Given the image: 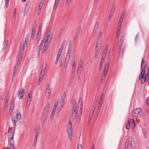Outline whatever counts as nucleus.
Listing matches in <instances>:
<instances>
[{
	"instance_id": "1",
	"label": "nucleus",
	"mask_w": 149,
	"mask_h": 149,
	"mask_svg": "<svg viewBox=\"0 0 149 149\" xmlns=\"http://www.w3.org/2000/svg\"><path fill=\"white\" fill-rule=\"evenodd\" d=\"M67 132L69 140L71 141L73 131L72 123L70 121L69 122L67 125Z\"/></svg>"
},
{
	"instance_id": "2",
	"label": "nucleus",
	"mask_w": 149,
	"mask_h": 149,
	"mask_svg": "<svg viewBox=\"0 0 149 149\" xmlns=\"http://www.w3.org/2000/svg\"><path fill=\"white\" fill-rule=\"evenodd\" d=\"M77 107L76 105V101L75 99H73V106H72V120H75L76 116L77 113Z\"/></svg>"
},
{
	"instance_id": "3",
	"label": "nucleus",
	"mask_w": 149,
	"mask_h": 149,
	"mask_svg": "<svg viewBox=\"0 0 149 149\" xmlns=\"http://www.w3.org/2000/svg\"><path fill=\"white\" fill-rule=\"evenodd\" d=\"M12 123L14 126V128L12 129L11 130V132L10 133V136H11L10 138V140H12L13 139L14 136V132L15 131V126L16 125V122L18 120H17V118H16V117H13L12 116Z\"/></svg>"
},
{
	"instance_id": "4",
	"label": "nucleus",
	"mask_w": 149,
	"mask_h": 149,
	"mask_svg": "<svg viewBox=\"0 0 149 149\" xmlns=\"http://www.w3.org/2000/svg\"><path fill=\"white\" fill-rule=\"evenodd\" d=\"M50 106V103L49 102H47L45 108L43 110L42 117L44 119H46L48 116Z\"/></svg>"
},
{
	"instance_id": "5",
	"label": "nucleus",
	"mask_w": 149,
	"mask_h": 149,
	"mask_svg": "<svg viewBox=\"0 0 149 149\" xmlns=\"http://www.w3.org/2000/svg\"><path fill=\"white\" fill-rule=\"evenodd\" d=\"M145 69H143L140 73L139 77V79L141 80V84L142 85L144 84L146 79V74L145 73Z\"/></svg>"
},
{
	"instance_id": "6",
	"label": "nucleus",
	"mask_w": 149,
	"mask_h": 149,
	"mask_svg": "<svg viewBox=\"0 0 149 149\" xmlns=\"http://www.w3.org/2000/svg\"><path fill=\"white\" fill-rule=\"evenodd\" d=\"M101 45L100 42L97 43L95 52V57L96 59H97L98 58Z\"/></svg>"
},
{
	"instance_id": "7",
	"label": "nucleus",
	"mask_w": 149,
	"mask_h": 149,
	"mask_svg": "<svg viewBox=\"0 0 149 149\" xmlns=\"http://www.w3.org/2000/svg\"><path fill=\"white\" fill-rule=\"evenodd\" d=\"M141 110V109L140 108H138L134 110L132 112L133 117L135 119H136Z\"/></svg>"
},
{
	"instance_id": "8",
	"label": "nucleus",
	"mask_w": 149,
	"mask_h": 149,
	"mask_svg": "<svg viewBox=\"0 0 149 149\" xmlns=\"http://www.w3.org/2000/svg\"><path fill=\"white\" fill-rule=\"evenodd\" d=\"M42 23H40L39 26L38 33L37 35L36 38V40L38 41H39L40 39V37L41 35V32L42 30Z\"/></svg>"
},
{
	"instance_id": "9",
	"label": "nucleus",
	"mask_w": 149,
	"mask_h": 149,
	"mask_svg": "<svg viewBox=\"0 0 149 149\" xmlns=\"http://www.w3.org/2000/svg\"><path fill=\"white\" fill-rule=\"evenodd\" d=\"M53 35L52 33H50L48 34V36L47 37V39L44 43L45 44H47L49 45L51 41Z\"/></svg>"
},
{
	"instance_id": "10",
	"label": "nucleus",
	"mask_w": 149,
	"mask_h": 149,
	"mask_svg": "<svg viewBox=\"0 0 149 149\" xmlns=\"http://www.w3.org/2000/svg\"><path fill=\"white\" fill-rule=\"evenodd\" d=\"M83 101L82 97H80L79 98V100L78 103V108L80 109V110L79 111L80 112L81 114L82 113V108Z\"/></svg>"
},
{
	"instance_id": "11",
	"label": "nucleus",
	"mask_w": 149,
	"mask_h": 149,
	"mask_svg": "<svg viewBox=\"0 0 149 149\" xmlns=\"http://www.w3.org/2000/svg\"><path fill=\"white\" fill-rule=\"evenodd\" d=\"M58 102H57V101L55 103V106L53 109L51 117V118L52 120H53V119L54 116V115L56 111V109L58 105Z\"/></svg>"
},
{
	"instance_id": "12",
	"label": "nucleus",
	"mask_w": 149,
	"mask_h": 149,
	"mask_svg": "<svg viewBox=\"0 0 149 149\" xmlns=\"http://www.w3.org/2000/svg\"><path fill=\"white\" fill-rule=\"evenodd\" d=\"M24 88L20 89L18 91V96L19 98L21 99L24 94Z\"/></svg>"
},
{
	"instance_id": "13",
	"label": "nucleus",
	"mask_w": 149,
	"mask_h": 149,
	"mask_svg": "<svg viewBox=\"0 0 149 149\" xmlns=\"http://www.w3.org/2000/svg\"><path fill=\"white\" fill-rule=\"evenodd\" d=\"M22 57H18L17 62L16 65L14 67L13 70L17 71L18 68L19 66L20 65L22 59Z\"/></svg>"
},
{
	"instance_id": "14",
	"label": "nucleus",
	"mask_w": 149,
	"mask_h": 149,
	"mask_svg": "<svg viewBox=\"0 0 149 149\" xmlns=\"http://www.w3.org/2000/svg\"><path fill=\"white\" fill-rule=\"evenodd\" d=\"M129 143H130V145L133 146L135 144V142L134 139L132 137H129L128 139Z\"/></svg>"
},
{
	"instance_id": "15",
	"label": "nucleus",
	"mask_w": 149,
	"mask_h": 149,
	"mask_svg": "<svg viewBox=\"0 0 149 149\" xmlns=\"http://www.w3.org/2000/svg\"><path fill=\"white\" fill-rule=\"evenodd\" d=\"M21 45L22 44H21L19 51V54L18 56V57H22L23 55V52L24 51V47H22Z\"/></svg>"
},
{
	"instance_id": "16",
	"label": "nucleus",
	"mask_w": 149,
	"mask_h": 149,
	"mask_svg": "<svg viewBox=\"0 0 149 149\" xmlns=\"http://www.w3.org/2000/svg\"><path fill=\"white\" fill-rule=\"evenodd\" d=\"M11 104L10 106V110H11L12 111V112L13 111V110L14 109V99L13 98L11 100Z\"/></svg>"
},
{
	"instance_id": "17",
	"label": "nucleus",
	"mask_w": 149,
	"mask_h": 149,
	"mask_svg": "<svg viewBox=\"0 0 149 149\" xmlns=\"http://www.w3.org/2000/svg\"><path fill=\"white\" fill-rule=\"evenodd\" d=\"M99 26V23L98 22L96 23L95 26L94 27L93 32L94 33H96L98 31Z\"/></svg>"
},
{
	"instance_id": "18",
	"label": "nucleus",
	"mask_w": 149,
	"mask_h": 149,
	"mask_svg": "<svg viewBox=\"0 0 149 149\" xmlns=\"http://www.w3.org/2000/svg\"><path fill=\"white\" fill-rule=\"evenodd\" d=\"M130 121L131 128H134L135 127V124L134 119H131Z\"/></svg>"
},
{
	"instance_id": "19",
	"label": "nucleus",
	"mask_w": 149,
	"mask_h": 149,
	"mask_svg": "<svg viewBox=\"0 0 149 149\" xmlns=\"http://www.w3.org/2000/svg\"><path fill=\"white\" fill-rule=\"evenodd\" d=\"M102 37V32L101 31H100L98 36V38L97 40V43H99L100 42L101 44H102L101 38Z\"/></svg>"
},
{
	"instance_id": "20",
	"label": "nucleus",
	"mask_w": 149,
	"mask_h": 149,
	"mask_svg": "<svg viewBox=\"0 0 149 149\" xmlns=\"http://www.w3.org/2000/svg\"><path fill=\"white\" fill-rule=\"evenodd\" d=\"M49 46V45H47V44H44L42 51V54H44L45 52Z\"/></svg>"
},
{
	"instance_id": "21",
	"label": "nucleus",
	"mask_w": 149,
	"mask_h": 149,
	"mask_svg": "<svg viewBox=\"0 0 149 149\" xmlns=\"http://www.w3.org/2000/svg\"><path fill=\"white\" fill-rule=\"evenodd\" d=\"M70 58L65 57V60L64 67L66 68L68 66Z\"/></svg>"
},
{
	"instance_id": "22",
	"label": "nucleus",
	"mask_w": 149,
	"mask_h": 149,
	"mask_svg": "<svg viewBox=\"0 0 149 149\" xmlns=\"http://www.w3.org/2000/svg\"><path fill=\"white\" fill-rule=\"evenodd\" d=\"M81 31V26H79L78 27V28L77 29V31H76V34L75 35V36L77 38L78 37H79V35Z\"/></svg>"
},
{
	"instance_id": "23",
	"label": "nucleus",
	"mask_w": 149,
	"mask_h": 149,
	"mask_svg": "<svg viewBox=\"0 0 149 149\" xmlns=\"http://www.w3.org/2000/svg\"><path fill=\"white\" fill-rule=\"evenodd\" d=\"M113 13H114V9L112 10L111 11L110 13H109V18H108V21L109 22H110L111 21V18L113 15Z\"/></svg>"
},
{
	"instance_id": "24",
	"label": "nucleus",
	"mask_w": 149,
	"mask_h": 149,
	"mask_svg": "<svg viewBox=\"0 0 149 149\" xmlns=\"http://www.w3.org/2000/svg\"><path fill=\"white\" fill-rule=\"evenodd\" d=\"M94 110H95V108L94 107L93 109V110L92 113L91 114H90L89 115V119H88V123H90L91 122V121L92 119V118L93 116V114L94 112Z\"/></svg>"
},
{
	"instance_id": "25",
	"label": "nucleus",
	"mask_w": 149,
	"mask_h": 149,
	"mask_svg": "<svg viewBox=\"0 0 149 149\" xmlns=\"http://www.w3.org/2000/svg\"><path fill=\"white\" fill-rule=\"evenodd\" d=\"M108 45H107L105 47V49H104L103 53L102 54L103 55H106L108 51Z\"/></svg>"
},
{
	"instance_id": "26",
	"label": "nucleus",
	"mask_w": 149,
	"mask_h": 149,
	"mask_svg": "<svg viewBox=\"0 0 149 149\" xmlns=\"http://www.w3.org/2000/svg\"><path fill=\"white\" fill-rule=\"evenodd\" d=\"M29 8V7L28 6H26L23 12V15L24 16H25L26 15V14L28 11Z\"/></svg>"
},
{
	"instance_id": "27",
	"label": "nucleus",
	"mask_w": 149,
	"mask_h": 149,
	"mask_svg": "<svg viewBox=\"0 0 149 149\" xmlns=\"http://www.w3.org/2000/svg\"><path fill=\"white\" fill-rule=\"evenodd\" d=\"M124 36H121V38L119 41L118 45H121V46L124 41Z\"/></svg>"
},
{
	"instance_id": "28",
	"label": "nucleus",
	"mask_w": 149,
	"mask_h": 149,
	"mask_svg": "<svg viewBox=\"0 0 149 149\" xmlns=\"http://www.w3.org/2000/svg\"><path fill=\"white\" fill-rule=\"evenodd\" d=\"M71 49H69L68 48V53L66 55V57L70 58V53L71 51Z\"/></svg>"
},
{
	"instance_id": "29",
	"label": "nucleus",
	"mask_w": 149,
	"mask_h": 149,
	"mask_svg": "<svg viewBox=\"0 0 149 149\" xmlns=\"http://www.w3.org/2000/svg\"><path fill=\"white\" fill-rule=\"evenodd\" d=\"M51 93V91L50 90H46V96L47 97H48L49 98L50 96V94Z\"/></svg>"
},
{
	"instance_id": "30",
	"label": "nucleus",
	"mask_w": 149,
	"mask_h": 149,
	"mask_svg": "<svg viewBox=\"0 0 149 149\" xmlns=\"http://www.w3.org/2000/svg\"><path fill=\"white\" fill-rule=\"evenodd\" d=\"M46 69V66H45L44 68L43 67L42 68L40 72V74H43V75H45V73Z\"/></svg>"
},
{
	"instance_id": "31",
	"label": "nucleus",
	"mask_w": 149,
	"mask_h": 149,
	"mask_svg": "<svg viewBox=\"0 0 149 149\" xmlns=\"http://www.w3.org/2000/svg\"><path fill=\"white\" fill-rule=\"evenodd\" d=\"M13 139L12 140H10L11 141L13 140V142L11 143L10 142V149H15V148L13 145V144L14 143V141Z\"/></svg>"
},
{
	"instance_id": "32",
	"label": "nucleus",
	"mask_w": 149,
	"mask_h": 149,
	"mask_svg": "<svg viewBox=\"0 0 149 149\" xmlns=\"http://www.w3.org/2000/svg\"><path fill=\"white\" fill-rule=\"evenodd\" d=\"M109 64H110L109 62H108L107 63L106 65L105 66L104 70L108 71V68H109Z\"/></svg>"
},
{
	"instance_id": "33",
	"label": "nucleus",
	"mask_w": 149,
	"mask_h": 149,
	"mask_svg": "<svg viewBox=\"0 0 149 149\" xmlns=\"http://www.w3.org/2000/svg\"><path fill=\"white\" fill-rule=\"evenodd\" d=\"M8 98H6L5 99V104L4 107V109L5 110L6 109L8 105Z\"/></svg>"
},
{
	"instance_id": "34",
	"label": "nucleus",
	"mask_w": 149,
	"mask_h": 149,
	"mask_svg": "<svg viewBox=\"0 0 149 149\" xmlns=\"http://www.w3.org/2000/svg\"><path fill=\"white\" fill-rule=\"evenodd\" d=\"M125 127L126 128L127 130L129 129L130 127H131L130 121V120L129 121L128 123L126 125Z\"/></svg>"
},
{
	"instance_id": "35",
	"label": "nucleus",
	"mask_w": 149,
	"mask_h": 149,
	"mask_svg": "<svg viewBox=\"0 0 149 149\" xmlns=\"http://www.w3.org/2000/svg\"><path fill=\"white\" fill-rule=\"evenodd\" d=\"M44 42V40H42L41 41V42L39 45V47L38 48V51L40 52L42 48V45L43 43Z\"/></svg>"
},
{
	"instance_id": "36",
	"label": "nucleus",
	"mask_w": 149,
	"mask_h": 149,
	"mask_svg": "<svg viewBox=\"0 0 149 149\" xmlns=\"http://www.w3.org/2000/svg\"><path fill=\"white\" fill-rule=\"evenodd\" d=\"M59 0H55V3L54 4V9L57 6L58 3H59Z\"/></svg>"
},
{
	"instance_id": "37",
	"label": "nucleus",
	"mask_w": 149,
	"mask_h": 149,
	"mask_svg": "<svg viewBox=\"0 0 149 149\" xmlns=\"http://www.w3.org/2000/svg\"><path fill=\"white\" fill-rule=\"evenodd\" d=\"M16 71L14 70H13V75L12 80H11V82L12 83L13 82L14 79L15 77V75L16 74Z\"/></svg>"
},
{
	"instance_id": "38",
	"label": "nucleus",
	"mask_w": 149,
	"mask_h": 149,
	"mask_svg": "<svg viewBox=\"0 0 149 149\" xmlns=\"http://www.w3.org/2000/svg\"><path fill=\"white\" fill-rule=\"evenodd\" d=\"M31 98L30 97L29 98V97H27V105L28 106V104H29L31 102Z\"/></svg>"
},
{
	"instance_id": "39",
	"label": "nucleus",
	"mask_w": 149,
	"mask_h": 149,
	"mask_svg": "<svg viewBox=\"0 0 149 149\" xmlns=\"http://www.w3.org/2000/svg\"><path fill=\"white\" fill-rule=\"evenodd\" d=\"M139 38V33H138L136 36L135 37V41L136 42H137Z\"/></svg>"
},
{
	"instance_id": "40",
	"label": "nucleus",
	"mask_w": 149,
	"mask_h": 149,
	"mask_svg": "<svg viewBox=\"0 0 149 149\" xmlns=\"http://www.w3.org/2000/svg\"><path fill=\"white\" fill-rule=\"evenodd\" d=\"M76 69V67L75 65V62H74L73 63L72 65V70L73 71H75Z\"/></svg>"
},
{
	"instance_id": "41",
	"label": "nucleus",
	"mask_w": 149,
	"mask_h": 149,
	"mask_svg": "<svg viewBox=\"0 0 149 149\" xmlns=\"http://www.w3.org/2000/svg\"><path fill=\"white\" fill-rule=\"evenodd\" d=\"M8 43V40H7L5 42V44L3 46V49H5L6 48Z\"/></svg>"
},
{
	"instance_id": "42",
	"label": "nucleus",
	"mask_w": 149,
	"mask_h": 149,
	"mask_svg": "<svg viewBox=\"0 0 149 149\" xmlns=\"http://www.w3.org/2000/svg\"><path fill=\"white\" fill-rule=\"evenodd\" d=\"M63 105L62 104H61V105H60L58 108V109H57V111H57L56 112V113H57V114H58V113H59V111H60V110H61L62 107Z\"/></svg>"
},
{
	"instance_id": "43",
	"label": "nucleus",
	"mask_w": 149,
	"mask_h": 149,
	"mask_svg": "<svg viewBox=\"0 0 149 149\" xmlns=\"http://www.w3.org/2000/svg\"><path fill=\"white\" fill-rule=\"evenodd\" d=\"M82 67H78V71H79L78 75L79 74V73H80V74H81V72L82 70Z\"/></svg>"
},
{
	"instance_id": "44",
	"label": "nucleus",
	"mask_w": 149,
	"mask_h": 149,
	"mask_svg": "<svg viewBox=\"0 0 149 149\" xmlns=\"http://www.w3.org/2000/svg\"><path fill=\"white\" fill-rule=\"evenodd\" d=\"M125 15V13H124L122 14V15L121 16V17L120 19V20H119L120 21H121V22H122V21L123 20L124 17Z\"/></svg>"
},
{
	"instance_id": "45",
	"label": "nucleus",
	"mask_w": 149,
	"mask_h": 149,
	"mask_svg": "<svg viewBox=\"0 0 149 149\" xmlns=\"http://www.w3.org/2000/svg\"><path fill=\"white\" fill-rule=\"evenodd\" d=\"M21 114L20 113H19L16 115V118H17V120H19L21 118Z\"/></svg>"
},
{
	"instance_id": "46",
	"label": "nucleus",
	"mask_w": 149,
	"mask_h": 149,
	"mask_svg": "<svg viewBox=\"0 0 149 149\" xmlns=\"http://www.w3.org/2000/svg\"><path fill=\"white\" fill-rule=\"evenodd\" d=\"M83 64V61L82 60H81L80 62H79V64L78 67H82Z\"/></svg>"
},
{
	"instance_id": "47",
	"label": "nucleus",
	"mask_w": 149,
	"mask_h": 149,
	"mask_svg": "<svg viewBox=\"0 0 149 149\" xmlns=\"http://www.w3.org/2000/svg\"><path fill=\"white\" fill-rule=\"evenodd\" d=\"M44 0H41L39 4V7H42V5L44 3Z\"/></svg>"
},
{
	"instance_id": "48",
	"label": "nucleus",
	"mask_w": 149,
	"mask_h": 149,
	"mask_svg": "<svg viewBox=\"0 0 149 149\" xmlns=\"http://www.w3.org/2000/svg\"><path fill=\"white\" fill-rule=\"evenodd\" d=\"M9 0H5V6L6 8H7L8 5Z\"/></svg>"
},
{
	"instance_id": "49",
	"label": "nucleus",
	"mask_w": 149,
	"mask_h": 149,
	"mask_svg": "<svg viewBox=\"0 0 149 149\" xmlns=\"http://www.w3.org/2000/svg\"><path fill=\"white\" fill-rule=\"evenodd\" d=\"M81 118L79 116H77L76 118V121L77 123H79L80 121Z\"/></svg>"
},
{
	"instance_id": "50",
	"label": "nucleus",
	"mask_w": 149,
	"mask_h": 149,
	"mask_svg": "<svg viewBox=\"0 0 149 149\" xmlns=\"http://www.w3.org/2000/svg\"><path fill=\"white\" fill-rule=\"evenodd\" d=\"M104 62H103L102 61H101L100 63V65L99 68L100 70H101L102 69Z\"/></svg>"
},
{
	"instance_id": "51",
	"label": "nucleus",
	"mask_w": 149,
	"mask_h": 149,
	"mask_svg": "<svg viewBox=\"0 0 149 149\" xmlns=\"http://www.w3.org/2000/svg\"><path fill=\"white\" fill-rule=\"evenodd\" d=\"M28 41H27L25 40V42L22 44L23 47H26L28 43Z\"/></svg>"
},
{
	"instance_id": "52",
	"label": "nucleus",
	"mask_w": 149,
	"mask_h": 149,
	"mask_svg": "<svg viewBox=\"0 0 149 149\" xmlns=\"http://www.w3.org/2000/svg\"><path fill=\"white\" fill-rule=\"evenodd\" d=\"M128 144L127 142H126L125 143L124 148L122 149H128Z\"/></svg>"
},
{
	"instance_id": "53",
	"label": "nucleus",
	"mask_w": 149,
	"mask_h": 149,
	"mask_svg": "<svg viewBox=\"0 0 149 149\" xmlns=\"http://www.w3.org/2000/svg\"><path fill=\"white\" fill-rule=\"evenodd\" d=\"M104 77L103 76H101V78L100 81V82L101 83V84H102L103 82V80L104 79Z\"/></svg>"
},
{
	"instance_id": "54",
	"label": "nucleus",
	"mask_w": 149,
	"mask_h": 149,
	"mask_svg": "<svg viewBox=\"0 0 149 149\" xmlns=\"http://www.w3.org/2000/svg\"><path fill=\"white\" fill-rule=\"evenodd\" d=\"M40 133V132L39 130H36L35 136H38Z\"/></svg>"
},
{
	"instance_id": "55",
	"label": "nucleus",
	"mask_w": 149,
	"mask_h": 149,
	"mask_svg": "<svg viewBox=\"0 0 149 149\" xmlns=\"http://www.w3.org/2000/svg\"><path fill=\"white\" fill-rule=\"evenodd\" d=\"M29 33H27L26 36L25 37V40L28 41L29 40Z\"/></svg>"
},
{
	"instance_id": "56",
	"label": "nucleus",
	"mask_w": 149,
	"mask_h": 149,
	"mask_svg": "<svg viewBox=\"0 0 149 149\" xmlns=\"http://www.w3.org/2000/svg\"><path fill=\"white\" fill-rule=\"evenodd\" d=\"M16 11L15 10L14 13H13V18L14 19H15V18L16 16Z\"/></svg>"
},
{
	"instance_id": "57",
	"label": "nucleus",
	"mask_w": 149,
	"mask_h": 149,
	"mask_svg": "<svg viewBox=\"0 0 149 149\" xmlns=\"http://www.w3.org/2000/svg\"><path fill=\"white\" fill-rule=\"evenodd\" d=\"M63 45H62L61 47L58 50V52L61 53V52L63 50Z\"/></svg>"
},
{
	"instance_id": "58",
	"label": "nucleus",
	"mask_w": 149,
	"mask_h": 149,
	"mask_svg": "<svg viewBox=\"0 0 149 149\" xmlns=\"http://www.w3.org/2000/svg\"><path fill=\"white\" fill-rule=\"evenodd\" d=\"M120 26H118L117 28V29L116 32L119 33V32H120Z\"/></svg>"
},
{
	"instance_id": "59",
	"label": "nucleus",
	"mask_w": 149,
	"mask_h": 149,
	"mask_svg": "<svg viewBox=\"0 0 149 149\" xmlns=\"http://www.w3.org/2000/svg\"><path fill=\"white\" fill-rule=\"evenodd\" d=\"M107 71L104 70V74L103 75H102V76L104 77H105L107 75Z\"/></svg>"
},
{
	"instance_id": "60",
	"label": "nucleus",
	"mask_w": 149,
	"mask_h": 149,
	"mask_svg": "<svg viewBox=\"0 0 149 149\" xmlns=\"http://www.w3.org/2000/svg\"><path fill=\"white\" fill-rule=\"evenodd\" d=\"M106 56V55H103V56H102V59H101V61H102L104 62V60L105 59Z\"/></svg>"
},
{
	"instance_id": "61",
	"label": "nucleus",
	"mask_w": 149,
	"mask_h": 149,
	"mask_svg": "<svg viewBox=\"0 0 149 149\" xmlns=\"http://www.w3.org/2000/svg\"><path fill=\"white\" fill-rule=\"evenodd\" d=\"M121 47V45H118V52L119 54H120V52Z\"/></svg>"
},
{
	"instance_id": "62",
	"label": "nucleus",
	"mask_w": 149,
	"mask_h": 149,
	"mask_svg": "<svg viewBox=\"0 0 149 149\" xmlns=\"http://www.w3.org/2000/svg\"><path fill=\"white\" fill-rule=\"evenodd\" d=\"M46 90H50L49 86L48 84H47V85Z\"/></svg>"
},
{
	"instance_id": "63",
	"label": "nucleus",
	"mask_w": 149,
	"mask_h": 149,
	"mask_svg": "<svg viewBox=\"0 0 149 149\" xmlns=\"http://www.w3.org/2000/svg\"><path fill=\"white\" fill-rule=\"evenodd\" d=\"M77 149H82L81 146V144H79L77 146Z\"/></svg>"
},
{
	"instance_id": "64",
	"label": "nucleus",
	"mask_w": 149,
	"mask_h": 149,
	"mask_svg": "<svg viewBox=\"0 0 149 149\" xmlns=\"http://www.w3.org/2000/svg\"><path fill=\"white\" fill-rule=\"evenodd\" d=\"M146 102L147 104L148 105H149V97L147 98L146 99Z\"/></svg>"
}]
</instances>
